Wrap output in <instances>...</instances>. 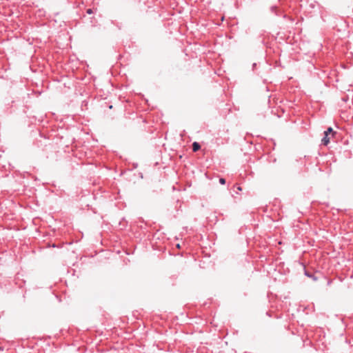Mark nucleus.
I'll list each match as a JSON object with an SVG mask.
<instances>
[{"label":"nucleus","mask_w":353,"mask_h":353,"mask_svg":"<svg viewBox=\"0 0 353 353\" xmlns=\"http://www.w3.org/2000/svg\"><path fill=\"white\" fill-rule=\"evenodd\" d=\"M87 13L89 14H92V9H88L87 10Z\"/></svg>","instance_id":"39448f33"},{"label":"nucleus","mask_w":353,"mask_h":353,"mask_svg":"<svg viewBox=\"0 0 353 353\" xmlns=\"http://www.w3.org/2000/svg\"><path fill=\"white\" fill-rule=\"evenodd\" d=\"M324 137L322 139L321 141L323 145H327L330 143V134L324 132Z\"/></svg>","instance_id":"f257e3e1"},{"label":"nucleus","mask_w":353,"mask_h":353,"mask_svg":"<svg viewBox=\"0 0 353 353\" xmlns=\"http://www.w3.org/2000/svg\"><path fill=\"white\" fill-rule=\"evenodd\" d=\"M176 247H177L178 248H180L179 244H177V245H176Z\"/></svg>","instance_id":"0eeeda50"},{"label":"nucleus","mask_w":353,"mask_h":353,"mask_svg":"<svg viewBox=\"0 0 353 353\" xmlns=\"http://www.w3.org/2000/svg\"><path fill=\"white\" fill-rule=\"evenodd\" d=\"M201 148V146L199 143L194 142L192 144V150L194 152L198 151Z\"/></svg>","instance_id":"f03ea898"},{"label":"nucleus","mask_w":353,"mask_h":353,"mask_svg":"<svg viewBox=\"0 0 353 353\" xmlns=\"http://www.w3.org/2000/svg\"><path fill=\"white\" fill-rule=\"evenodd\" d=\"M237 190H238V191H241V190H242V188H241V187L238 186V187H237Z\"/></svg>","instance_id":"423d86ee"},{"label":"nucleus","mask_w":353,"mask_h":353,"mask_svg":"<svg viewBox=\"0 0 353 353\" xmlns=\"http://www.w3.org/2000/svg\"><path fill=\"white\" fill-rule=\"evenodd\" d=\"M219 182H220L221 184L224 185L225 183V180L223 178H221L219 179Z\"/></svg>","instance_id":"20e7f679"},{"label":"nucleus","mask_w":353,"mask_h":353,"mask_svg":"<svg viewBox=\"0 0 353 353\" xmlns=\"http://www.w3.org/2000/svg\"><path fill=\"white\" fill-rule=\"evenodd\" d=\"M325 133H327V134H332V136H333V135H334V131H333V129H332V128H331V127H330V128H327V130L326 131H325Z\"/></svg>","instance_id":"7ed1b4c3"}]
</instances>
